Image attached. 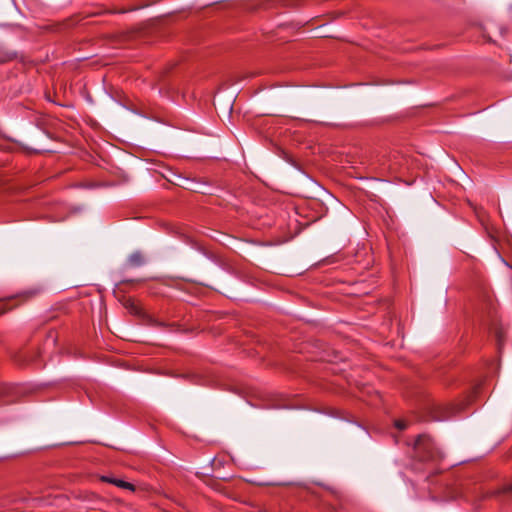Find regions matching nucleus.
<instances>
[{
  "mask_svg": "<svg viewBox=\"0 0 512 512\" xmlns=\"http://www.w3.org/2000/svg\"><path fill=\"white\" fill-rule=\"evenodd\" d=\"M507 490L512 491V484L508 486Z\"/></svg>",
  "mask_w": 512,
  "mask_h": 512,
  "instance_id": "9",
  "label": "nucleus"
},
{
  "mask_svg": "<svg viewBox=\"0 0 512 512\" xmlns=\"http://www.w3.org/2000/svg\"><path fill=\"white\" fill-rule=\"evenodd\" d=\"M158 20H152L149 22V24L145 27L146 29H158L161 28V26L158 25Z\"/></svg>",
  "mask_w": 512,
  "mask_h": 512,
  "instance_id": "7",
  "label": "nucleus"
},
{
  "mask_svg": "<svg viewBox=\"0 0 512 512\" xmlns=\"http://www.w3.org/2000/svg\"><path fill=\"white\" fill-rule=\"evenodd\" d=\"M81 19L79 17H72L69 19L64 20L61 23H58L55 27L56 30H68L76 27L80 23Z\"/></svg>",
  "mask_w": 512,
  "mask_h": 512,
  "instance_id": "3",
  "label": "nucleus"
},
{
  "mask_svg": "<svg viewBox=\"0 0 512 512\" xmlns=\"http://www.w3.org/2000/svg\"><path fill=\"white\" fill-rule=\"evenodd\" d=\"M414 448L422 460H437L442 457L434 441L427 435L418 436Z\"/></svg>",
  "mask_w": 512,
  "mask_h": 512,
  "instance_id": "1",
  "label": "nucleus"
},
{
  "mask_svg": "<svg viewBox=\"0 0 512 512\" xmlns=\"http://www.w3.org/2000/svg\"><path fill=\"white\" fill-rule=\"evenodd\" d=\"M114 485L117 486V487H120V488H124V489H129V490H134V486L133 484L129 483V482H126V481H123V480H120V479H116L114 481Z\"/></svg>",
  "mask_w": 512,
  "mask_h": 512,
  "instance_id": "5",
  "label": "nucleus"
},
{
  "mask_svg": "<svg viewBox=\"0 0 512 512\" xmlns=\"http://www.w3.org/2000/svg\"><path fill=\"white\" fill-rule=\"evenodd\" d=\"M16 387L8 384L0 385V405L16 400Z\"/></svg>",
  "mask_w": 512,
  "mask_h": 512,
  "instance_id": "2",
  "label": "nucleus"
},
{
  "mask_svg": "<svg viewBox=\"0 0 512 512\" xmlns=\"http://www.w3.org/2000/svg\"><path fill=\"white\" fill-rule=\"evenodd\" d=\"M100 480L103 482H108V483L114 484V481L116 480V478H112V477H108V476H101Z\"/></svg>",
  "mask_w": 512,
  "mask_h": 512,
  "instance_id": "8",
  "label": "nucleus"
},
{
  "mask_svg": "<svg viewBox=\"0 0 512 512\" xmlns=\"http://www.w3.org/2000/svg\"><path fill=\"white\" fill-rule=\"evenodd\" d=\"M395 426L399 429V430H404L407 428L408 426V423L407 421L405 420H397L395 421Z\"/></svg>",
  "mask_w": 512,
  "mask_h": 512,
  "instance_id": "6",
  "label": "nucleus"
},
{
  "mask_svg": "<svg viewBox=\"0 0 512 512\" xmlns=\"http://www.w3.org/2000/svg\"><path fill=\"white\" fill-rule=\"evenodd\" d=\"M127 263L130 267H139L144 264V257L141 252H134L129 256Z\"/></svg>",
  "mask_w": 512,
  "mask_h": 512,
  "instance_id": "4",
  "label": "nucleus"
}]
</instances>
